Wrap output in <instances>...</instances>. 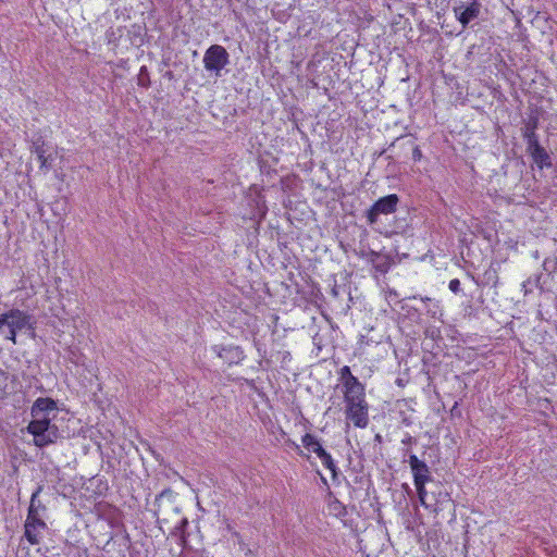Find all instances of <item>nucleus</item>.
Instances as JSON below:
<instances>
[{
	"mask_svg": "<svg viewBox=\"0 0 557 557\" xmlns=\"http://www.w3.org/2000/svg\"><path fill=\"white\" fill-rule=\"evenodd\" d=\"M57 411V401L50 397H39L34 401L30 408L32 421L26 430L33 435L37 447L54 444L61 437L59 428L52 423Z\"/></svg>",
	"mask_w": 557,
	"mask_h": 557,
	"instance_id": "1",
	"label": "nucleus"
},
{
	"mask_svg": "<svg viewBox=\"0 0 557 557\" xmlns=\"http://www.w3.org/2000/svg\"><path fill=\"white\" fill-rule=\"evenodd\" d=\"M30 321V315L20 309H10L0 314V334L5 339L16 343V334L25 329Z\"/></svg>",
	"mask_w": 557,
	"mask_h": 557,
	"instance_id": "2",
	"label": "nucleus"
},
{
	"mask_svg": "<svg viewBox=\"0 0 557 557\" xmlns=\"http://www.w3.org/2000/svg\"><path fill=\"white\" fill-rule=\"evenodd\" d=\"M406 455H408V462L410 465V469L413 475V483L417 490L419 500L421 505L428 507V504L425 502L428 495L425 484L432 481L430 468L423 460H420L414 454H411L407 450Z\"/></svg>",
	"mask_w": 557,
	"mask_h": 557,
	"instance_id": "3",
	"label": "nucleus"
},
{
	"mask_svg": "<svg viewBox=\"0 0 557 557\" xmlns=\"http://www.w3.org/2000/svg\"><path fill=\"white\" fill-rule=\"evenodd\" d=\"M399 197L396 194L379 198L367 211L366 218L368 224L373 226L377 223L380 215H387L397 210Z\"/></svg>",
	"mask_w": 557,
	"mask_h": 557,
	"instance_id": "4",
	"label": "nucleus"
},
{
	"mask_svg": "<svg viewBox=\"0 0 557 557\" xmlns=\"http://www.w3.org/2000/svg\"><path fill=\"white\" fill-rule=\"evenodd\" d=\"M481 10L482 3L480 0H455L453 5L455 17L463 28L480 16Z\"/></svg>",
	"mask_w": 557,
	"mask_h": 557,
	"instance_id": "5",
	"label": "nucleus"
},
{
	"mask_svg": "<svg viewBox=\"0 0 557 557\" xmlns=\"http://www.w3.org/2000/svg\"><path fill=\"white\" fill-rule=\"evenodd\" d=\"M230 54L226 49L221 45L210 46L203 55L205 69L209 72H214L216 75L228 64Z\"/></svg>",
	"mask_w": 557,
	"mask_h": 557,
	"instance_id": "6",
	"label": "nucleus"
},
{
	"mask_svg": "<svg viewBox=\"0 0 557 557\" xmlns=\"http://www.w3.org/2000/svg\"><path fill=\"white\" fill-rule=\"evenodd\" d=\"M524 141L527 144L525 151L539 169H549L553 166L550 153L541 145L540 137H531V139H527Z\"/></svg>",
	"mask_w": 557,
	"mask_h": 557,
	"instance_id": "7",
	"label": "nucleus"
},
{
	"mask_svg": "<svg viewBox=\"0 0 557 557\" xmlns=\"http://www.w3.org/2000/svg\"><path fill=\"white\" fill-rule=\"evenodd\" d=\"M346 419L351 421L356 428L364 429L369 424V405L367 400L356 401L346 405Z\"/></svg>",
	"mask_w": 557,
	"mask_h": 557,
	"instance_id": "8",
	"label": "nucleus"
},
{
	"mask_svg": "<svg viewBox=\"0 0 557 557\" xmlns=\"http://www.w3.org/2000/svg\"><path fill=\"white\" fill-rule=\"evenodd\" d=\"M32 152L36 154L37 160L40 162V169L48 172L52 168L53 156L49 152V149L41 138L33 141Z\"/></svg>",
	"mask_w": 557,
	"mask_h": 557,
	"instance_id": "9",
	"label": "nucleus"
},
{
	"mask_svg": "<svg viewBox=\"0 0 557 557\" xmlns=\"http://www.w3.org/2000/svg\"><path fill=\"white\" fill-rule=\"evenodd\" d=\"M216 355L227 364H237L244 359V351L239 346H219L212 348Z\"/></svg>",
	"mask_w": 557,
	"mask_h": 557,
	"instance_id": "10",
	"label": "nucleus"
},
{
	"mask_svg": "<svg viewBox=\"0 0 557 557\" xmlns=\"http://www.w3.org/2000/svg\"><path fill=\"white\" fill-rule=\"evenodd\" d=\"M351 383L348 385H344V401L345 404H351L356 401L366 400V391L364 385L359 380H351Z\"/></svg>",
	"mask_w": 557,
	"mask_h": 557,
	"instance_id": "11",
	"label": "nucleus"
},
{
	"mask_svg": "<svg viewBox=\"0 0 557 557\" xmlns=\"http://www.w3.org/2000/svg\"><path fill=\"white\" fill-rule=\"evenodd\" d=\"M400 148L401 151L411 150L412 152V160L414 162H418L422 159V151L420 150L419 146L414 144V139L409 137L408 135L399 136L397 137L388 148Z\"/></svg>",
	"mask_w": 557,
	"mask_h": 557,
	"instance_id": "12",
	"label": "nucleus"
},
{
	"mask_svg": "<svg viewBox=\"0 0 557 557\" xmlns=\"http://www.w3.org/2000/svg\"><path fill=\"white\" fill-rule=\"evenodd\" d=\"M41 491H42V486L39 485L33 492L25 523L35 524L39 528H47V524H46L45 520L42 519L41 512H38L35 509L36 497L39 496Z\"/></svg>",
	"mask_w": 557,
	"mask_h": 557,
	"instance_id": "13",
	"label": "nucleus"
},
{
	"mask_svg": "<svg viewBox=\"0 0 557 557\" xmlns=\"http://www.w3.org/2000/svg\"><path fill=\"white\" fill-rule=\"evenodd\" d=\"M147 35V27L146 25L140 24H133L127 29V36L129 38L131 44L134 47H141L145 44V37Z\"/></svg>",
	"mask_w": 557,
	"mask_h": 557,
	"instance_id": "14",
	"label": "nucleus"
},
{
	"mask_svg": "<svg viewBox=\"0 0 557 557\" xmlns=\"http://www.w3.org/2000/svg\"><path fill=\"white\" fill-rule=\"evenodd\" d=\"M540 119L536 114H532L524 121V125L521 128L522 137L524 140L539 137L536 129L539 128Z\"/></svg>",
	"mask_w": 557,
	"mask_h": 557,
	"instance_id": "15",
	"label": "nucleus"
},
{
	"mask_svg": "<svg viewBox=\"0 0 557 557\" xmlns=\"http://www.w3.org/2000/svg\"><path fill=\"white\" fill-rule=\"evenodd\" d=\"M302 446L308 449L309 451L314 453L318 457L325 451L320 441L317 438V436L306 433L301 437Z\"/></svg>",
	"mask_w": 557,
	"mask_h": 557,
	"instance_id": "16",
	"label": "nucleus"
},
{
	"mask_svg": "<svg viewBox=\"0 0 557 557\" xmlns=\"http://www.w3.org/2000/svg\"><path fill=\"white\" fill-rule=\"evenodd\" d=\"M24 536L32 545H37L40 542L41 534L47 528H39L35 524H24Z\"/></svg>",
	"mask_w": 557,
	"mask_h": 557,
	"instance_id": "17",
	"label": "nucleus"
},
{
	"mask_svg": "<svg viewBox=\"0 0 557 557\" xmlns=\"http://www.w3.org/2000/svg\"><path fill=\"white\" fill-rule=\"evenodd\" d=\"M372 267L374 268V270L381 274H385L388 272V270L391 269V265H392V259L389 256L387 255H383L381 252L377 251V257H375L373 260H372Z\"/></svg>",
	"mask_w": 557,
	"mask_h": 557,
	"instance_id": "18",
	"label": "nucleus"
},
{
	"mask_svg": "<svg viewBox=\"0 0 557 557\" xmlns=\"http://www.w3.org/2000/svg\"><path fill=\"white\" fill-rule=\"evenodd\" d=\"M319 458L322 465L331 471L333 480H336L339 470L336 467L332 456L325 450L323 454L319 456Z\"/></svg>",
	"mask_w": 557,
	"mask_h": 557,
	"instance_id": "19",
	"label": "nucleus"
},
{
	"mask_svg": "<svg viewBox=\"0 0 557 557\" xmlns=\"http://www.w3.org/2000/svg\"><path fill=\"white\" fill-rule=\"evenodd\" d=\"M498 272L493 265H490L483 273V283L492 287H496L498 284Z\"/></svg>",
	"mask_w": 557,
	"mask_h": 557,
	"instance_id": "20",
	"label": "nucleus"
},
{
	"mask_svg": "<svg viewBox=\"0 0 557 557\" xmlns=\"http://www.w3.org/2000/svg\"><path fill=\"white\" fill-rule=\"evenodd\" d=\"M137 84L140 87L149 88L150 87V76L149 71L146 65H143L139 70V73L137 75Z\"/></svg>",
	"mask_w": 557,
	"mask_h": 557,
	"instance_id": "21",
	"label": "nucleus"
},
{
	"mask_svg": "<svg viewBox=\"0 0 557 557\" xmlns=\"http://www.w3.org/2000/svg\"><path fill=\"white\" fill-rule=\"evenodd\" d=\"M350 379H351V380H358V377H357V376H355V375L351 373L350 368H349L348 366H344V367L341 369V371H339V380H341V382H342L343 386H344V385H348V384H350V383H351Z\"/></svg>",
	"mask_w": 557,
	"mask_h": 557,
	"instance_id": "22",
	"label": "nucleus"
},
{
	"mask_svg": "<svg viewBox=\"0 0 557 557\" xmlns=\"http://www.w3.org/2000/svg\"><path fill=\"white\" fill-rule=\"evenodd\" d=\"M356 255L362 259H366L369 263H372V260L377 257V251L370 248H361L359 251H356Z\"/></svg>",
	"mask_w": 557,
	"mask_h": 557,
	"instance_id": "23",
	"label": "nucleus"
},
{
	"mask_svg": "<svg viewBox=\"0 0 557 557\" xmlns=\"http://www.w3.org/2000/svg\"><path fill=\"white\" fill-rule=\"evenodd\" d=\"M173 495V491L171 488H164L160 494L156 496L154 505L158 507L154 511L156 515H158L160 507H161V500L164 497H171Z\"/></svg>",
	"mask_w": 557,
	"mask_h": 557,
	"instance_id": "24",
	"label": "nucleus"
},
{
	"mask_svg": "<svg viewBox=\"0 0 557 557\" xmlns=\"http://www.w3.org/2000/svg\"><path fill=\"white\" fill-rule=\"evenodd\" d=\"M543 269L548 274L554 273L557 270V259L556 258H546L543 262Z\"/></svg>",
	"mask_w": 557,
	"mask_h": 557,
	"instance_id": "25",
	"label": "nucleus"
},
{
	"mask_svg": "<svg viewBox=\"0 0 557 557\" xmlns=\"http://www.w3.org/2000/svg\"><path fill=\"white\" fill-rule=\"evenodd\" d=\"M330 508L335 512L336 516H346V507L337 499H335L331 505Z\"/></svg>",
	"mask_w": 557,
	"mask_h": 557,
	"instance_id": "26",
	"label": "nucleus"
},
{
	"mask_svg": "<svg viewBox=\"0 0 557 557\" xmlns=\"http://www.w3.org/2000/svg\"><path fill=\"white\" fill-rule=\"evenodd\" d=\"M449 289L454 293V294H458L460 290H461V287H460V281L458 278H454L449 282Z\"/></svg>",
	"mask_w": 557,
	"mask_h": 557,
	"instance_id": "27",
	"label": "nucleus"
},
{
	"mask_svg": "<svg viewBox=\"0 0 557 557\" xmlns=\"http://www.w3.org/2000/svg\"><path fill=\"white\" fill-rule=\"evenodd\" d=\"M188 525V520L187 518H183L180 523L175 527V533H184L185 529L187 528Z\"/></svg>",
	"mask_w": 557,
	"mask_h": 557,
	"instance_id": "28",
	"label": "nucleus"
},
{
	"mask_svg": "<svg viewBox=\"0 0 557 557\" xmlns=\"http://www.w3.org/2000/svg\"><path fill=\"white\" fill-rule=\"evenodd\" d=\"M400 416H401V423L406 426H410L413 421L411 419V417L407 416L405 412H400Z\"/></svg>",
	"mask_w": 557,
	"mask_h": 557,
	"instance_id": "29",
	"label": "nucleus"
},
{
	"mask_svg": "<svg viewBox=\"0 0 557 557\" xmlns=\"http://www.w3.org/2000/svg\"><path fill=\"white\" fill-rule=\"evenodd\" d=\"M35 509L36 511L41 512V515H44V512L46 511V506L42 505V503L38 499V496L36 497L35 500Z\"/></svg>",
	"mask_w": 557,
	"mask_h": 557,
	"instance_id": "30",
	"label": "nucleus"
},
{
	"mask_svg": "<svg viewBox=\"0 0 557 557\" xmlns=\"http://www.w3.org/2000/svg\"><path fill=\"white\" fill-rule=\"evenodd\" d=\"M401 443L404 445H411L412 443H416V438L412 437L411 435H407L403 441Z\"/></svg>",
	"mask_w": 557,
	"mask_h": 557,
	"instance_id": "31",
	"label": "nucleus"
},
{
	"mask_svg": "<svg viewBox=\"0 0 557 557\" xmlns=\"http://www.w3.org/2000/svg\"><path fill=\"white\" fill-rule=\"evenodd\" d=\"M375 441L381 443L382 442V436L380 434H376L375 435Z\"/></svg>",
	"mask_w": 557,
	"mask_h": 557,
	"instance_id": "32",
	"label": "nucleus"
},
{
	"mask_svg": "<svg viewBox=\"0 0 557 557\" xmlns=\"http://www.w3.org/2000/svg\"><path fill=\"white\" fill-rule=\"evenodd\" d=\"M385 152H386V149H383L382 151L377 152V156L381 157V156L385 154Z\"/></svg>",
	"mask_w": 557,
	"mask_h": 557,
	"instance_id": "33",
	"label": "nucleus"
},
{
	"mask_svg": "<svg viewBox=\"0 0 557 557\" xmlns=\"http://www.w3.org/2000/svg\"><path fill=\"white\" fill-rule=\"evenodd\" d=\"M440 496L445 499L448 495H447V493H441L440 492Z\"/></svg>",
	"mask_w": 557,
	"mask_h": 557,
	"instance_id": "34",
	"label": "nucleus"
},
{
	"mask_svg": "<svg viewBox=\"0 0 557 557\" xmlns=\"http://www.w3.org/2000/svg\"><path fill=\"white\" fill-rule=\"evenodd\" d=\"M296 449L298 450V455L302 456V451L300 450V447L297 445Z\"/></svg>",
	"mask_w": 557,
	"mask_h": 557,
	"instance_id": "35",
	"label": "nucleus"
},
{
	"mask_svg": "<svg viewBox=\"0 0 557 557\" xmlns=\"http://www.w3.org/2000/svg\"><path fill=\"white\" fill-rule=\"evenodd\" d=\"M387 160H392L393 159V156H387L386 157Z\"/></svg>",
	"mask_w": 557,
	"mask_h": 557,
	"instance_id": "36",
	"label": "nucleus"
},
{
	"mask_svg": "<svg viewBox=\"0 0 557 557\" xmlns=\"http://www.w3.org/2000/svg\"><path fill=\"white\" fill-rule=\"evenodd\" d=\"M45 557H49V556H45Z\"/></svg>",
	"mask_w": 557,
	"mask_h": 557,
	"instance_id": "37",
	"label": "nucleus"
}]
</instances>
